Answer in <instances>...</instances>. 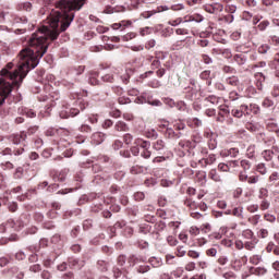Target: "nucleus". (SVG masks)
<instances>
[{"label":"nucleus","instance_id":"nucleus-6","mask_svg":"<svg viewBox=\"0 0 279 279\" xmlns=\"http://www.w3.org/2000/svg\"><path fill=\"white\" fill-rule=\"evenodd\" d=\"M204 10L209 14H219L220 12H223V4L218 2H215L211 4H205Z\"/></svg>","mask_w":279,"mask_h":279},{"label":"nucleus","instance_id":"nucleus-43","mask_svg":"<svg viewBox=\"0 0 279 279\" xmlns=\"http://www.w3.org/2000/svg\"><path fill=\"white\" fill-rule=\"evenodd\" d=\"M199 230L201 232H203V234H208V232H211L213 227L210 226V223L206 222L201 226Z\"/></svg>","mask_w":279,"mask_h":279},{"label":"nucleus","instance_id":"nucleus-32","mask_svg":"<svg viewBox=\"0 0 279 279\" xmlns=\"http://www.w3.org/2000/svg\"><path fill=\"white\" fill-rule=\"evenodd\" d=\"M262 260H263V256L260 255H252L248 258V262L251 263V265H258L262 263Z\"/></svg>","mask_w":279,"mask_h":279},{"label":"nucleus","instance_id":"nucleus-5","mask_svg":"<svg viewBox=\"0 0 279 279\" xmlns=\"http://www.w3.org/2000/svg\"><path fill=\"white\" fill-rule=\"evenodd\" d=\"M77 114H80V109L69 106H63L62 110L59 112V117L61 119H69V117H77Z\"/></svg>","mask_w":279,"mask_h":279},{"label":"nucleus","instance_id":"nucleus-46","mask_svg":"<svg viewBox=\"0 0 279 279\" xmlns=\"http://www.w3.org/2000/svg\"><path fill=\"white\" fill-rule=\"evenodd\" d=\"M242 236L244 239H248V240H252L254 239V231H252L251 229H246L242 232Z\"/></svg>","mask_w":279,"mask_h":279},{"label":"nucleus","instance_id":"nucleus-9","mask_svg":"<svg viewBox=\"0 0 279 279\" xmlns=\"http://www.w3.org/2000/svg\"><path fill=\"white\" fill-rule=\"evenodd\" d=\"M69 173V170L64 169L60 172L52 170L50 171L51 178L54 180V182H64L66 180V174Z\"/></svg>","mask_w":279,"mask_h":279},{"label":"nucleus","instance_id":"nucleus-18","mask_svg":"<svg viewBox=\"0 0 279 279\" xmlns=\"http://www.w3.org/2000/svg\"><path fill=\"white\" fill-rule=\"evenodd\" d=\"M32 2H20L16 4V10L19 12H32Z\"/></svg>","mask_w":279,"mask_h":279},{"label":"nucleus","instance_id":"nucleus-35","mask_svg":"<svg viewBox=\"0 0 279 279\" xmlns=\"http://www.w3.org/2000/svg\"><path fill=\"white\" fill-rule=\"evenodd\" d=\"M247 158H254L256 156V145H250L246 149Z\"/></svg>","mask_w":279,"mask_h":279},{"label":"nucleus","instance_id":"nucleus-51","mask_svg":"<svg viewBox=\"0 0 279 279\" xmlns=\"http://www.w3.org/2000/svg\"><path fill=\"white\" fill-rule=\"evenodd\" d=\"M177 256H178L179 258H182V256H186V250L184 248V246L179 245V246L177 247Z\"/></svg>","mask_w":279,"mask_h":279},{"label":"nucleus","instance_id":"nucleus-1","mask_svg":"<svg viewBox=\"0 0 279 279\" xmlns=\"http://www.w3.org/2000/svg\"><path fill=\"white\" fill-rule=\"evenodd\" d=\"M86 4V0H59L57 1V10L50 14L49 25L43 26L37 33H34L28 40V46L19 53L17 69L10 72L14 68V62H10L0 71V106H3L12 86L21 87L23 80L32 69H36L40 62V58L47 53L49 49V40H58L60 33L66 32L75 19L74 12H80Z\"/></svg>","mask_w":279,"mask_h":279},{"label":"nucleus","instance_id":"nucleus-12","mask_svg":"<svg viewBox=\"0 0 279 279\" xmlns=\"http://www.w3.org/2000/svg\"><path fill=\"white\" fill-rule=\"evenodd\" d=\"M265 252H267V254L272 253L275 256H279V245H277L276 243L270 241L267 243V245L265 247Z\"/></svg>","mask_w":279,"mask_h":279},{"label":"nucleus","instance_id":"nucleus-63","mask_svg":"<svg viewBox=\"0 0 279 279\" xmlns=\"http://www.w3.org/2000/svg\"><path fill=\"white\" fill-rule=\"evenodd\" d=\"M222 277L225 279H236V274H234L233 271H227L222 275Z\"/></svg>","mask_w":279,"mask_h":279},{"label":"nucleus","instance_id":"nucleus-8","mask_svg":"<svg viewBox=\"0 0 279 279\" xmlns=\"http://www.w3.org/2000/svg\"><path fill=\"white\" fill-rule=\"evenodd\" d=\"M245 265H247V256L245 255L231 262V267L234 271H241Z\"/></svg>","mask_w":279,"mask_h":279},{"label":"nucleus","instance_id":"nucleus-49","mask_svg":"<svg viewBox=\"0 0 279 279\" xmlns=\"http://www.w3.org/2000/svg\"><path fill=\"white\" fill-rule=\"evenodd\" d=\"M227 84H229L230 86H236L239 84V77H236V76L228 77Z\"/></svg>","mask_w":279,"mask_h":279},{"label":"nucleus","instance_id":"nucleus-22","mask_svg":"<svg viewBox=\"0 0 279 279\" xmlns=\"http://www.w3.org/2000/svg\"><path fill=\"white\" fill-rule=\"evenodd\" d=\"M132 75H134V70L131 68L126 69L125 73L123 75H121V80H122L123 84H129Z\"/></svg>","mask_w":279,"mask_h":279},{"label":"nucleus","instance_id":"nucleus-60","mask_svg":"<svg viewBox=\"0 0 279 279\" xmlns=\"http://www.w3.org/2000/svg\"><path fill=\"white\" fill-rule=\"evenodd\" d=\"M234 199H239L241 195H243V189L242 187H236L233 193H232Z\"/></svg>","mask_w":279,"mask_h":279},{"label":"nucleus","instance_id":"nucleus-38","mask_svg":"<svg viewBox=\"0 0 279 279\" xmlns=\"http://www.w3.org/2000/svg\"><path fill=\"white\" fill-rule=\"evenodd\" d=\"M234 60H235L236 64H239L240 66H243V64H245V62L247 61V59H245L244 54H235Z\"/></svg>","mask_w":279,"mask_h":279},{"label":"nucleus","instance_id":"nucleus-59","mask_svg":"<svg viewBox=\"0 0 279 279\" xmlns=\"http://www.w3.org/2000/svg\"><path fill=\"white\" fill-rule=\"evenodd\" d=\"M208 148L211 150L217 149V140L215 137L209 138Z\"/></svg>","mask_w":279,"mask_h":279},{"label":"nucleus","instance_id":"nucleus-16","mask_svg":"<svg viewBox=\"0 0 279 279\" xmlns=\"http://www.w3.org/2000/svg\"><path fill=\"white\" fill-rule=\"evenodd\" d=\"M208 178H209V180H213V182H217L219 184H221V182H223V179H221V175L219 174L217 169L209 170Z\"/></svg>","mask_w":279,"mask_h":279},{"label":"nucleus","instance_id":"nucleus-58","mask_svg":"<svg viewBox=\"0 0 279 279\" xmlns=\"http://www.w3.org/2000/svg\"><path fill=\"white\" fill-rule=\"evenodd\" d=\"M118 101H119L120 106H125L128 104H131L132 100H130L129 97L121 96V97H119Z\"/></svg>","mask_w":279,"mask_h":279},{"label":"nucleus","instance_id":"nucleus-48","mask_svg":"<svg viewBox=\"0 0 279 279\" xmlns=\"http://www.w3.org/2000/svg\"><path fill=\"white\" fill-rule=\"evenodd\" d=\"M258 221H260V215H254L248 218V222H251L252 226H258Z\"/></svg>","mask_w":279,"mask_h":279},{"label":"nucleus","instance_id":"nucleus-62","mask_svg":"<svg viewBox=\"0 0 279 279\" xmlns=\"http://www.w3.org/2000/svg\"><path fill=\"white\" fill-rule=\"evenodd\" d=\"M123 141L125 143V145H130L132 143V141H134V136H132V134L126 133L123 136Z\"/></svg>","mask_w":279,"mask_h":279},{"label":"nucleus","instance_id":"nucleus-50","mask_svg":"<svg viewBox=\"0 0 279 279\" xmlns=\"http://www.w3.org/2000/svg\"><path fill=\"white\" fill-rule=\"evenodd\" d=\"M23 171L24 170L22 167L16 168V170L13 174L14 180H21V178H23Z\"/></svg>","mask_w":279,"mask_h":279},{"label":"nucleus","instance_id":"nucleus-3","mask_svg":"<svg viewBox=\"0 0 279 279\" xmlns=\"http://www.w3.org/2000/svg\"><path fill=\"white\" fill-rule=\"evenodd\" d=\"M184 128H186L184 122H182L180 120L175 121L173 124V128L168 126L166 129V135L168 136V138H180V136H181L180 131L184 130Z\"/></svg>","mask_w":279,"mask_h":279},{"label":"nucleus","instance_id":"nucleus-31","mask_svg":"<svg viewBox=\"0 0 279 279\" xmlns=\"http://www.w3.org/2000/svg\"><path fill=\"white\" fill-rule=\"evenodd\" d=\"M240 167L243 169V171H250L252 169V162L247 159H242L240 161Z\"/></svg>","mask_w":279,"mask_h":279},{"label":"nucleus","instance_id":"nucleus-54","mask_svg":"<svg viewBox=\"0 0 279 279\" xmlns=\"http://www.w3.org/2000/svg\"><path fill=\"white\" fill-rule=\"evenodd\" d=\"M167 242L172 247H175V245H178V239H175V236H173V235L168 236Z\"/></svg>","mask_w":279,"mask_h":279},{"label":"nucleus","instance_id":"nucleus-11","mask_svg":"<svg viewBox=\"0 0 279 279\" xmlns=\"http://www.w3.org/2000/svg\"><path fill=\"white\" fill-rule=\"evenodd\" d=\"M279 149L278 147H272V149H266L262 153V156L264 160L267 162H270V160H274V156L278 154Z\"/></svg>","mask_w":279,"mask_h":279},{"label":"nucleus","instance_id":"nucleus-61","mask_svg":"<svg viewBox=\"0 0 279 279\" xmlns=\"http://www.w3.org/2000/svg\"><path fill=\"white\" fill-rule=\"evenodd\" d=\"M137 247H140V250H147V247H149V243L147 241L140 240L137 242Z\"/></svg>","mask_w":279,"mask_h":279},{"label":"nucleus","instance_id":"nucleus-44","mask_svg":"<svg viewBox=\"0 0 279 279\" xmlns=\"http://www.w3.org/2000/svg\"><path fill=\"white\" fill-rule=\"evenodd\" d=\"M21 112H23V114H26V117H28L29 119H34V117H36V112H34V110L32 109H28L27 107L23 108Z\"/></svg>","mask_w":279,"mask_h":279},{"label":"nucleus","instance_id":"nucleus-39","mask_svg":"<svg viewBox=\"0 0 279 279\" xmlns=\"http://www.w3.org/2000/svg\"><path fill=\"white\" fill-rule=\"evenodd\" d=\"M114 129L117 130V132H128V124L120 121L114 125Z\"/></svg>","mask_w":279,"mask_h":279},{"label":"nucleus","instance_id":"nucleus-52","mask_svg":"<svg viewBox=\"0 0 279 279\" xmlns=\"http://www.w3.org/2000/svg\"><path fill=\"white\" fill-rule=\"evenodd\" d=\"M247 213H258L259 207L258 204H251L246 207Z\"/></svg>","mask_w":279,"mask_h":279},{"label":"nucleus","instance_id":"nucleus-19","mask_svg":"<svg viewBox=\"0 0 279 279\" xmlns=\"http://www.w3.org/2000/svg\"><path fill=\"white\" fill-rule=\"evenodd\" d=\"M145 171H147V168L140 166V165H135V166L131 167V169H130V173L132 175H138L141 173H145Z\"/></svg>","mask_w":279,"mask_h":279},{"label":"nucleus","instance_id":"nucleus-23","mask_svg":"<svg viewBox=\"0 0 279 279\" xmlns=\"http://www.w3.org/2000/svg\"><path fill=\"white\" fill-rule=\"evenodd\" d=\"M202 160L205 163V167H208V165H215V162H217V156L210 154L207 158H203Z\"/></svg>","mask_w":279,"mask_h":279},{"label":"nucleus","instance_id":"nucleus-34","mask_svg":"<svg viewBox=\"0 0 279 279\" xmlns=\"http://www.w3.org/2000/svg\"><path fill=\"white\" fill-rule=\"evenodd\" d=\"M256 171L260 175H267V166L265 163H258L256 166Z\"/></svg>","mask_w":279,"mask_h":279},{"label":"nucleus","instance_id":"nucleus-33","mask_svg":"<svg viewBox=\"0 0 279 279\" xmlns=\"http://www.w3.org/2000/svg\"><path fill=\"white\" fill-rule=\"evenodd\" d=\"M62 132V130L50 128L46 131V136H59V134Z\"/></svg>","mask_w":279,"mask_h":279},{"label":"nucleus","instance_id":"nucleus-4","mask_svg":"<svg viewBox=\"0 0 279 279\" xmlns=\"http://www.w3.org/2000/svg\"><path fill=\"white\" fill-rule=\"evenodd\" d=\"M239 182H247V184H258L260 182V175H247L245 170L240 171L238 175Z\"/></svg>","mask_w":279,"mask_h":279},{"label":"nucleus","instance_id":"nucleus-37","mask_svg":"<svg viewBox=\"0 0 279 279\" xmlns=\"http://www.w3.org/2000/svg\"><path fill=\"white\" fill-rule=\"evenodd\" d=\"M258 239H268L269 238V230L262 228L257 231Z\"/></svg>","mask_w":279,"mask_h":279},{"label":"nucleus","instance_id":"nucleus-2","mask_svg":"<svg viewBox=\"0 0 279 279\" xmlns=\"http://www.w3.org/2000/svg\"><path fill=\"white\" fill-rule=\"evenodd\" d=\"M135 104H148L149 106H175V101L171 98H162L161 101L158 99H154L151 96H141L135 98Z\"/></svg>","mask_w":279,"mask_h":279},{"label":"nucleus","instance_id":"nucleus-53","mask_svg":"<svg viewBox=\"0 0 279 279\" xmlns=\"http://www.w3.org/2000/svg\"><path fill=\"white\" fill-rule=\"evenodd\" d=\"M190 234L192 236H198L199 232H201V229L195 227V226H192L189 230Z\"/></svg>","mask_w":279,"mask_h":279},{"label":"nucleus","instance_id":"nucleus-55","mask_svg":"<svg viewBox=\"0 0 279 279\" xmlns=\"http://www.w3.org/2000/svg\"><path fill=\"white\" fill-rule=\"evenodd\" d=\"M265 221H268L269 223H276V216L271 214H265L264 215Z\"/></svg>","mask_w":279,"mask_h":279},{"label":"nucleus","instance_id":"nucleus-13","mask_svg":"<svg viewBox=\"0 0 279 279\" xmlns=\"http://www.w3.org/2000/svg\"><path fill=\"white\" fill-rule=\"evenodd\" d=\"M106 141V134L101 132H96L92 135V143L93 145H101Z\"/></svg>","mask_w":279,"mask_h":279},{"label":"nucleus","instance_id":"nucleus-21","mask_svg":"<svg viewBox=\"0 0 279 279\" xmlns=\"http://www.w3.org/2000/svg\"><path fill=\"white\" fill-rule=\"evenodd\" d=\"M189 128H202V120L197 119V118H191V119H187L186 121Z\"/></svg>","mask_w":279,"mask_h":279},{"label":"nucleus","instance_id":"nucleus-56","mask_svg":"<svg viewBox=\"0 0 279 279\" xmlns=\"http://www.w3.org/2000/svg\"><path fill=\"white\" fill-rule=\"evenodd\" d=\"M263 142L265 143V145H268V146L276 145V138L271 136L263 138Z\"/></svg>","mask_w":279,"mask_h":279},{"label":"nucleus","instance_id":"nucleus-24","mask_svg":"<svg viewBox=\"0 0 279 279\" xmlns=\"http://www.w3.org/2000/svg\"><path fill=\"white\" fill-rule=\"evenodd\" d=\"M258 242L256 240H251L244 242V250H247L248 252H253V250H256V244Z\"/></svg>","mask_w":279,"mask_h":279},{"label":"nucleus","instance_id":"nucleus-14","mask_svg":"<svg viewBox=\"0 0 279 279\" xmlns=\"http://www.w3.org/2000/svg\"><path fill=\"white\" fill-rule=\"evenodd\" d=\"M248 274L251 276H265L267 274V268H265V267H250Z\"/></svg>","mask_w":279,"mask_h":279},{"label":"nucleus","instance_id":"nucleus-41","mask_svg":"<svg viewBox=\"0 0 279 279\" xmlns=\"http://www.w3.org/2000/svg\"><path fill=\"white\" fill-rule=\"evenodd\" d=\"M207 104H211L213 106H217V104H221V98H217V96H208L206 98Z\"/></svg>","mask_w":279,"mask_h":279},{"label":"nucleus","instance_id":"nucleus-26","mask_svg":"<svg viewBox=\"0 0 279 279\" xmlns=\"http://www.w3.org/2000/svg\"><path fill=\"white\" fill-rule=\"evenodd\" d=\"M132 25L131 21H122L120 23H114L111 25L112 29H121V27H130Z\"/></svg>","mask_w":279,"mask_h":279},{"label":"nucleus","instance_id":"nucleus-30","mask_svg":"<svg viewBox=\"0 0 279 279\" xmlns=\"http://www.w3.org/2000/svg\"><path fill=\"white\" fill-rule=\"evenodd\" d=\"M181 222L180 221H170L168 223V228L173 231V234H178V228H180Z\"/></svg>","mask_w":279,"mask_h":279},{"label":"nucleus","instance_id":"nucleus-64","mask_svg":"<svg viewBox=\"0 0 279 279\" xmlns=\"http://www.w3.org/2000/svg\"><path fill=\"white\" fill-rule=\"evenodd\" d=\"M185 271H195V262H189L185 265Z\"/></svg>","mask_w":279,"mask_h":279},{"label":"nucleus","instance_id":"nucleus-27","mask_svg":"<svg viewBox=\"0 0 279 279\" xmlns=\"http://www.w3.org/2000/svg\"><path fill=\"white\" fill-rule=\"evenodd\" d=\"M259 210H269V208L271 207V203L267 199V198H264L260 201L259 205Z\"/></svg>","mask_w":279,"mask_h":279},{"label":"nucleus","instance_id":"nucleus-7","mask_svg":"<svg viewBox=\"0 0 279 279\" xmlns=\"http://www.w3.org/2000/svg\"><path fill=\"white\" fill-rule=\"evenodd\" d=\"M26 138L27 133H25V131L9 136V141L13 143V145H21V143H24V141H26Z\"/></svg>","mask_w":279,"mask_h":279},{"label":"nucleus","instance_id":"nucleus-17","mask_svg":"<svg viewBox=\"0 0 279 279\" xmlns=\"http://www.w3.org/2000/svg\"><path fill=\"white\" fill-rule=\"evenodd\" d=\"M179 148L183 149V151H191V149H195V143L191 141H181L179 142Z\"/></svg>","mask_w":279,"mask_h":279},{"label":"nucleus","instance_id":"nucleus-45","mask_svg":"<svg viewBox=\"0 0 279 279\" xmlns=\"http://www.w3.org/2000/svg\"><path fill=\"white\" fill-rule=\"evenodd\" d=\"M278 180H279L278 171L272 172L268 178V182H270V184H276V182H278Z\"/></svg>","mask_w":279,"mask_h":279},{"label":"nucleus","instance_id":"nucleus-42","mask_svg":"<svg viewBox=\"0 0 279 279\" xmlns=\"http://www.w3.org/2000/svg\"><path fill=\"white\" fill-rule=\"evenodd\" d=\"M153 148L156 150V151H160L161 149H165V142L162 140H158L157 142H155L153 144Z\"/></svg>","mask_w":279,"mask_h":279},{"label":"nucleus","instance_id":"nucleus-28","mask_svg":"<svg viewBox=\"0 0 279 279\" xmlns=\"http://www.w3.org/2000/svg\"><path fill=\"white\" fill-rule=\"evenodd\" d=\"M154 228H155L154 232L156 234H159V232H162V230H165V228H167V223H165V221L160 220L155 223Z\"/></svg>","mask_w":279,"mask_h":279},{"label":"nucleus","instance_id":"nucleus-15","mask_svg":"<svg viewBox=\"0 0 279 279\" xmlns=\"http://www.w3.org/2000/svg\"><path fill=\"white\" fill-rule=\"evenodd\" d=\"M195 178H196V182H198L201 186H206V182H208L206 171L202 170L196 172Z\"/></svg>","mask_w":279,"mask_h":279},{"label":"nucleus","instance_id":"nucleus-25","mask_svg":"<svg viewBox=\"0 0 279 279\" xmlns=\"http://www.w3.org/2000/svg\"><path fill=\"white\" fill-rule=\"evenodd\" d=\"M184 206L189 208L190 210H197V203L195 201H192L191 198H186L184 201Z\"/></svg>","mask_w":279,"mask_h":279},{"label":"nucleus","instance_id":"nucleus-20","mask_svg":"<svg viewBox=\"0 0 279 279\" xmlns=\"http://www.w3.org/2000/svg\"><path fill=\"white\" fill-rule=\"evenodd\" d=\"M202 21H204V16L199 15V14H193L190 16L185 17L184 23H202Z\"/></svg>","mask_w":279,"mask_h":279},{"label":"nucleus","instance_id":"nucleus-47","mask_svg":"<svg viewBox=\"0 0 279 279\" xmlns=\"http://www.w3.org/2000/svg\"><path fill=\"white\" fill-rule=\"evenodd\" d=\"M228 262L229 259H228V256L226 255H220L217 259L218 265H221V267L228 265Z\"/></svg>","mask_w":279,"mask_h":279},{"label":"nucleus","instance_id":"nucleus-36","mask_svg":"<svg viewBox=\"0 0 279 279\" xmlns=\"http://www.w3.org/2000/svg\"><path fill=\"white\" fill-rule=\"evenodd\" d=\"M97 267H98L99 271L106 272V271H108V262L98 260L97 262Z\"/></svg>","mask_w":279,"mask_h":279},{"label":"nucleus","instance_id":"nucleus-57","mask_svg":"<svg viewBox=\"0 0 279 279\" xmlns=\"http://www.w3.org/2000/svg\"><path fill=\"white\" fill-rule=\"evenodd\" d=\"M78 260L76 259V258H73V257H70L69 259H68V264H69V267L71 268V269H75V266L76 265H78Z\"/></svg>","mask_w":279,"mask_h":279},{"label":"nucleus","instance_id":"nucleus-29","mask_svg":"<svg viewBox=\"0 0 279 279\" xmlns=\"http://www.w3.org/2000/svg\"><path fill=\"white\" fill-rule=\"evenodd\" d=\"M258 199H267L269 197V190L267 187H260L258 190Z\"/></svg>","mask_w":279,"mask_h":279},{"label":"nucleus","instance_id":"nucleus-40","mask_svg":"<svg viewBox=\"0 0 279 279\" xmlns=\"http://www.w3.org/2000/svg\"><path fill=\"white\" fill-rule=\"evenodd\" d=\"M97 72H92L89 73V84H92V86H97V84H99V80H97Z\"/></svg>","mask_w":279,"mask_h":279},{"label":"nucleus","instance_id":"nucleus-10","mask_svg":"<svg viewBox=\"0 0 279 279\" xmlns=\"http://www.w3.org/2000/svg\"><path fill=\"white\" fill-rule=\"evenodd\" d=\"M24 151H25V148H24V147L14 148L13 150H12V148L7 147V148H4V149L1 151V154H2V156H12V154H13L14 156H21V155H23Z\"/></svg>","mask_w":279,"mask_h":279}]
</instances>
